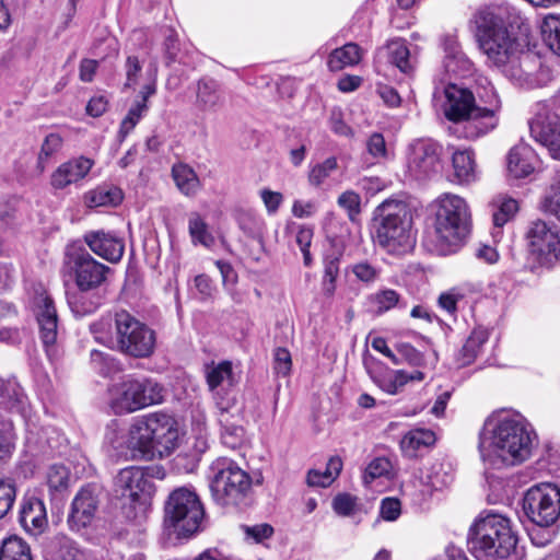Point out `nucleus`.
Segmentation results:
<instances>
[{
  "label": "nucleus",
  "instance_id": "4be33fe9",
  "mask_svg": "<svg viewBox=\"0 0 560 560\" xmlns=\"http://www.w3.org/2000/svg\"><path fill=\"white\" fill-rule=\"evenodd\" d=\"M156 81H158V67L155 63H151L145 72V83L139 92L140 100H137L135 104L129 108L126 117L120 124L119 135L120 137H127L130 131L136 127L139 120L148 110V100L150 96L156 93Z\"/></svg>",
  "mask_w": 560,
  "mask_h": 560
},
{
  "label": "nucleus",
  "instance_id": "4468645a",
  "mask_svg": "<svg viewBox=\"0 0 560 560\" xmlns=\"http://www.w3.org/2000/svg\"><path fill=\"white\" fill-rule=\"evenodd\" d=\"M529 256L540 266L551 265L560 254L558 228L542 220L530 222L526 232Z\"/></svg>",
  "mask_w": 560,
  "mask_h": 560
},
{
  "label": "nucleus",
  "instance_id": "f257e3e1",
  "mask_svg": "<svg viewBox=\"0 0 560 560\" xmlns=\"http://www.w3.org/2000/svg\"><path fill=\"white\" fill-rule=\"evenodd\" d=\"M537 445L533 425L522 415L513 413L487 419L478 447L482 460L499 468L525 462Z\"/></svg>",
  "mask_w": 560,
  "mask_h": 560
},
{
  "label": "nucleus",
  "instance_id": "f8f14e48",
  "mask_svg": "<svg viewBox=\"0 0 560 560\" xmlns=\"http://www.w3.org/2000/svg\"><path fill=\"white\" fill-rule=\"evenodd\" d=\"M526 517L539 527H550L560 518V487L541 482L532 486L523 497Z\"/></svg>",
  "mask_w": 560,
  "mask_h": 560
},
{
  "label": "nucleus",
  "instance_id": "4c0bfd02",
  "mask_svg": "<svg viewBox=\"0 0 560 560\" xmlns=\"http://www.w3.org/2000/svg\"><path fill=\"white\" fill-rule=\"evenodd\" d=\"M92 291L79 289L78 292L68 294V305L75 316L82 317L92 314L102 305V296Z\"/></svg>",
  "mask_w": 560,
  "mask_h": 560
},
{
  "label": "nucleus",
  "instance_id": "49530a36",
  "mask_svg": "<svg viewBox=\"0 0 560 560\" xmlns=\"http://www.w3.org/2000/svg\"><path fill=\"white\" fill-rule=\"evenodd\" d=\"M188 230L194 244H201L206 247L213 244L214 238L209 232L208 224L198 212L189 214Z\"/></svg>",
  "mask_w": 560,
  "mask_h": 560
},
{
  "label": "nucleus",
  "instance_id": "8fccbe9b",
  "mask_svg": "<svg viewBox=\"0 0 560 560\" xmlns=\"http://www.w3.org/2000/svg\"><path fill=\"white\" fill-rule=\"evenodd\" d=\"M127 440L128 431L125 432L122 430H119L115 422L107 425L105 441L117 452L118 455L127 456L129 451L130 455L135 457L137 453H139V450H133L129 447L127 444Z\"/></svg>",
  "mask_w": 560,
  "mask_h": 560
},
{
  "label": "nucleus",
  "instance_id": "dca6fc26",
  "mask_svg": "<svg viewBox=\"0 0 560 560\" xmlns=\"http://www.w3.org/2000/svg\"><path fill=\"white\" fill-rule=\"evenodd\" d=\"M32 304L39 328V338L47 354L50 355L58 336L57 310L52 299L42 287L35 291Z\"/></svg>",
  "mask_w": 560,
  "mask_h": 560
},
{
  "label": "nucleus",
  "instance_id": "0e129e2a",
  "mask_svg": "<svg viewBox=\"0 0 560 560\" xmlns=\"http://www.w3.org/2000/svg\"><path fill=\"white\" fill-rule=\"evenodd\" d=\"M142 63L137 56H128L125 63L126 88H135L139 83Z\"/></svg>",
  "mask_w": 560,
  "mask_h": 560
},
{
  "label": "nucleus",
  "instance_id": "20e7f679",
  "mask_svg": "<svg viewBox=\"0 0 560 560\" xmlns=\"http://www.w3.org/2000/svg\"><path fill=\"white\" fill-rule=\"evenodd\" d=\"M115 337L110 318H102L91 325L95 340L133 358H147L155 348V332L126 311L116 313L114 318Z\"/></svg>",
  "mask_w": 560,
  "mask_h": 560
},
{
  "label": "nucleus",
  "instance_id": "ddd939ff",
  "mask_svg": "<svg viewBox=\"0 0 560 560\" xmlns=\"http://www.w3.org/2000/svg\"><path fill=\"white\" fill-rule=\"evenodd\" d=\"M68 264L74 273V281L80 290L100 288L110 272V268L97 261L84 247L71 245L67 248Z\"/></svg>",
  "mask_w": 560,
  "mask_h": 560
},
{
  "label": "nucleus",
  "instance_id": "69168bd1",
  "mask_svg": "<svg viewBox=\"0 0 560 560\" xmlns=\"http://www.w3.org/2000/svg\"><path fill=\"white\" fill-rule=\"evenodd\" d=\"M352 272L358 280L365 283L374 282L380 276V269L368 261L354 264Z\"/></svg>",
  "mask_w": 560,
  "mask_h": 560
},
{
  "label": "nucleus",
  "instance_id": "2eb2a0df",
  "mask_svg": "<svg viewBox=\"0 0 560 560\" xmlns=\"http://www.w3.org/2000/svg\"><path fill=\"white\" fill-rule=\"evenodd\" d=\"M433 97L445 118L453 122L464 121L476 106L472 92L453 83L435 86Z\"/></svg>",
  "mask_w": 560,
  "mask_h": 560
},
{
  "label": "nucleus",
  "instance_id": "f704fd0d",
  "mask_svg": "<svg viewBox=\"0 0 560 560\" xmlns=\"http://www.w3.org/2000/svg\"><path fill=\"white\" fill-rule=\"evenodd\" d=\"M489 207L491 208L492 222L494 228L498 229V233H500V229L512 220L518 211L517 201L503 194L494 196L490 201Z\"/></svg>",
  "mask_w": 560,
  "mask_h": 560
},
{
  "label": "nucleus",
  "instance_id": "a18cd8bd",
  "mask_svg": "<svg viewBox=\"0 0 560 560\" xmlns=\"http://www.w3.org/2000/svg\"><path fill=\"white\" fill-rule=\"evenodd\" d=\"M340 256L336 254L327 255L324 258V275L322 289L326 296L330 298L336 291V280L339 276Z\"/></svg>",
  "mask_w": 560,
  "mask_h": 560
},
{
  "label": "nucleus",
  "instance_id": "c756f323",
  "mask_svg": "<svg viewBox=\"0 0 560 560\" xmlns=\"http://www.w3.org/2000/svg\"><path fill=\"white\" fill-rule=\"evenodd\" d=\"M443 68L447 73L466 77L472 72L474 63L463 51L458 42L454 38H446L444 42Z\"/></svg>",
  "mask_w": 560,
  "mask_h": 560
},
{
  "label": "nucleus",
  "instance_id": "e433bc0d",
  "mask_svg": "<svg viewBox=\"0 0 560 560\" xmlns=\"http://www.w3.org/2000/svg\"><path fill=\"white\" fill-rule=\"evenodd\" d=\"M25 400L23 389L14 380H0V406L24 416L26 411Z\"/></svg>",
  "mask_w": 560,
  "mask_h": 560
},
{
  "label": "nucleus",
  "instance_id": "ea45409f",
  "mask_svg": "<svg viewBox=\"0 0 560 560\" xmlns=\"http://www.w3.org/2000/svg\"><path fill=\"white\" fill-rule=\"evenodd\" d=\"M122 200V191L115 186H100L85 195L89 207L117 206Z\"/></svg>",
  "mask_w": 560,
  "mask_h": 560
},
{
  "label": "nucleus",
  "instance_id": "f03ea898",
  "mask_svg": "<svg viewBox=\"0 0 560 560\" xmlns=\"http://www.w3.org/2000/svg\"><path fill=\"white\" fill-rule=\"evenodd\" d=\"M520 20L521 12L509 3L491 4L474 14L478 47L492 65L500 68L517 52L520 44L509 32L506 24H514Z\"/></svg>",
  "mask_w": 560,
  "mask_h": 560
},
{
  "label": "nucleus",
  "instance_id": "6e6d98bb",
  "mask_svg": "<svg viewBox=\"0 0 560 560\" xmlns=\"http://www.w3.org/2000/svg\"><path fill=\"white\" fill-rule=\"evenodd\" d=\"M340 208L347 211L350 221L354 222L361 212V197L353 190L343 191L337 200Z\"/></svg>",
  "mask_w": 560,
  "mask_h": 560
},
{
  "label": "nucleus",
  "instance_id": "bb28decb",
  "mask_svg": "<svg viewBox=\"0 0 560 560\" xmlns=\"http://www.w3.org/2000/svg\"><path fill=\"white\" fill-rule=\"evenodd\" d=\"M452 167L454 182L459 185H470L478 180L479 171L475 160V152L470 148H456L451 145Z\"/></svg>",
  "mask_w": 560,
  "mask_h": 560
},
{
  "label": "nucleus",
  "instance_id": "39448f33",
  "mask_svg": "<svg viewBox=\"0 0 560 560\" xmlns=\"http://www.w3.org/2000/svg\"><path fill=\"white\" fill-rule=\"evenodd\" d=\"M516 544L511 521L498 513L479 517L467 536L468 549L478 560H509L515 553Z\"/></svg>",
  "mask_w": 560,
  "mask_h": 560
},
{
  "label": "nucleus",
  "instance_id": "6e6552de",
  "mask_svg": "<svg viewBox=\"0 0 560 560\" xmlns=\"http://www.w3.org/2000/svg\"><path fill=\"white\" fill-rule=\"evenodd\" d=\"M211 469L210 490L214 502L224 508L247 506L252 500L253 480L247 471L228 458L217 459Z\"/></svg>",
  "mask_w": 560,
  "mask_h": 560
},
{
  "label": "nucleus",
  "instance_id": "cd10ccee",
  "mask_svg": "<svg viewBox=\"0 0 560 560\" xmlns=\"http://www.w3.org/2000/svg\"><path fill=\"white\" fill-rule=\"evenodd\" d=\"M377 58L386 57L388 63L396 67L401 73L410 77L415 72V60L410 55L407 42L402 38L388 40L376 52Z\"/></svg>",
  "mask_w": 560,
  "mask_h": 560
},
{
  "label": "nucleus",
  "instance_id": "f3484780",
  "mask_svg": "<svg viewBox=\"0 0 560 560\" xmlns=\"http://www.w3.org/2000/svg\"><path fill=\"white\" fill-rule=\"evenodd\" d=\"M542 62L539 56L527 50L517 52L506 65H502L504 75L512 82L524 88H535L540 84L539 73Z\"/></svg>",
  "mask_w": 560,
  "mask_h": 560
},
{
  "label": "nucleus",
  "instance_id": "de8ad7c7",
  "mask_svg": "<svg viewBox=\"0 0 560 560\" xmlns=\"http://www.w3.org/2000/svg\"><path fill=\"white\" fill-rule=\"evenodd\" d=\"M15 433L11 420H0V467L7 464L15 448Z\"/></svg>",
  "mask_w": 560,
  "mask_h": 560
},
{
  "label": "nucleus",
  "instance_id": "37998d69",
  "mask_svg": "<svg viewBox=\"0 0 560 560\" xmlns=\"http://www.w3.org/2000/svg\"><path fill=\"white\" fill-rule=\"evenodd\" d=\"M0 560H33L31 548L22 538L10 536L2 540Z\"/></svg>",
  "mask_w": 560,
  "mask_h": 560
},
{
  "label": "nucleus",
  "instance_id": "0eeeda50",
  "mask_svg": "<svg viewBox=\"0 0 560 560\" xmlns=\"http://www.w3.org/2000/svg\"><path fill=\"white\" fill-rule=\"evenodd\" d=\"M165 394L156 380L128 374L108 387V405L115 415H128L162 404Z\"/></svg>",
  "mask_w": 560,
  "mask_h": 560
},
{
  "label": "nucleus",
  "instance_id": "1a4fd4ad",
  "mask_svg": "<svg viewBox=\"0 0 560 560\" xmlns=\"http://www.w3.org/2000/svg\"><path fill=\"white\" fill-rule=\"evenodd\" d=\"M434 229L438 237L448 245L457 246L470 233L469 207L464 198L443 194L435 200Z\"/></svg>",
  "mask_w": 560,
  "mask_h": 560
},
{
  "label": "nucleus",
  "instance_id": "a211bd4d",
  "mask_svg": "<svg viewBox=\"0 0 560 560\" xmlns=\"http://www.w3.org/2000/svg\"><path fill=\"white\" fill-rule=\"evenodd\" d=\"M100 493L96 485H88L75 494L68 515V524L72 530L80 532L92 524L98 509Z\"/></svg>",
  "mask_w": 560,
  "mask_h": 560
},
{
  "label": "nucleus",
  "instance_id": "c03bdc74",
  "mask_svg": "<svg viewBox=\"0 0 560 560\" xmlns=\"http://www.w3.org/2000/svg\"><path fill=\"white\" fill-rule=\"evenodd\" d=\"M488 337L482 330H475L467 338L458 353V363L460 366L469 365L475 361L481 351L482 346L486 343Z\"/></svg>",
  "mask_w": 560,
  "mask_h": 560
},
{
  "label": "nucleus",
  "instance_id": "9b49d317",
  "mask_svg": "<svg viewBox=\"0 0 560 560\" xmlns=\"http://www.w3.org/2000/svg\"><path fill=\"white\" fill-rule=\"evenodd\" d=\"M151 476L142 467L130 466L121 469L114 480V494L120 501L121 509L131 512L144 511L153 493ZM131 517V513L127 512ZM136 516V514H132Z\"/></svg>",
  "mask_w": 560,
  "mask_h": 560
},
{
  "label": "nucleus",
  "instance_id": "a878e982",
  "mask_svg": "<svg viewBox=\"0 0 560 560\" xmlns=\"http://www.w3.org/2000/svg\"><path fill=\"white\" fill-rule=\"evenodd\" d=\"M93 166V161L78 158L60 164L50 176V185L56 190H62L82 180Z\"/></svg>",
  "mask_w": 560,
  "mask_h": 560
},
{
  "label": "nucleus",
  "instance_id": "393cba45",
  "mask_svg": "<svg viewBox=\"0 0 560 560\" xmlns=\"http://www.w3.org/2000/svg\"><path fill=\"white\" fill-rule=\"evenodd\" d=\"M538 153L526 142H518L506 155L508 175L515 179L526 178L538 166Z\"/></svg>",
  "mask_w": 560,
  "mask_h": 560
},
{
  "label": "nucleus",
  "instance_id": "7c9ffc66",
  "mask_svg": "<svg viewBox=\"0 0 560 560\" xmlns=\"http://www.w3.org/2000/svg\"><path fill=\"white\" fill-rule=\"evenodd\" d=\"M20 523L27 532H43L48 523L44 502L35 497L25 499L20 511Z\"/></svg>",
  "mask_w": 560,
  "mask_h": 560
},
{
  "label": "nucleus",
  "instance_id": "09e8293b",
  "mask_svg": "<svg viewBox=\"0 0 560 560\" xmlns=\"http://www.w3.org/2000/svg\"><path fill=\"white\" fill-rule=\"evenodd\" d=\"M541 33L547 46L560 57V15H547L542 21Z\"/></svg>",
  "mask_w": 560,
  "mask_h": 560
},
{
  "label": "nucleus",
  "instance_id": "b1692460",
  "mask_svg": "<svg viewBox=\"0 0 560 560\" xmlns=\"http://www.w3.org/2000/svg\"><path fill=\"white\" fill-rule=\"evenodd\" d=\"M441 153L439 142H411L407 151L408 167L418 175L428 176L440 164Z\"/></svg>",
  "mask_w": 560,
  "mask_h": 560
},
{
  "label": "nucleus",
  "instance_id": "e2e57ef3",
  "mask_svg": "<svg viewBox=\"0 0 560 560\" xmlns=\"http://www.w3.org/2000/svg\"><path fill=\"white\" fill-rule=\"evenodd\" d=\"M332 509L340 516H350L357 508V497L349 493H339L332 500Z\"/></svg>",
  "mask_w": 560,
  "mask_h": 560
},
{
  "label": "nucleus",
  "instance_id": "58836bf2",
  "mask_svg": "<svg viewBox=\"0 0 560 560\" xmlns=\"http://www.w3.org/2000/svg\"><path fill=\"white\" fill-rule=\"evenodd\" d=\"M342 462L339 457H330L324 469H311L307 474V483L311 487L326 488L339 476Z\"/></svg>",
  "mask_w": 560,
  "mask_h": 560
},
{
  "label": "nucleus",
  "instance_id": "412c9836",
  "mask_svg": "<svg viewBox=\"0 0 560 560\" xmlns=\"http://www.w3.org/2000/svg\"><path fill=\"white\" fill-rule=\"evenodd\" d=\"M218 409V422L220 424L221 441L232 450L241 446L244 442L245 430L242 425V416L236 402L220 401Z\"/></svg>",
  "mask_w": 560,
  "mask_h": 560
},
{
  "label": "nucleus",
  "instance_id": "79ce46f5",
  "mask_svg": "<svg viewBox=\"0 0 560 560\" xmlns=\"http://www.w3.org/2000/svg\"><path fill=\"white\" fill-rule=\"evenodd\" d=\"M362 163L369 167L394 158L393 142H363Z\"/></svg>",
  "mask_w": 560,
  "mask_h": 560
},
{
  "label": "nucleus",
  "instance_id": "338daca9",
  "mask_svg": "<svg viewBox=\"0 0 560 560\" xmlns=\"http://www.w3.org/2000/svg\"><path fill=\"white\" fill-rule=\"evenodd\" d=\"M397 351L401 362L405 361L412 366H421L424 363V355L410 343H400Z\"/></svg>",
  "mask_w": 560,
  "mask_h": 560
},
{
  "label": "nucleus",
  "instance_id": "5701e85b",
  "mask_svg": "<svg viewBox=\"0 0 560 560\" xmlns=\"http://www.w3.org/2000/svg\"><path fill=\"white\" fill-rule=\"evenodd\" d=\"M84 243L101 258L109 262H118L124 256V240L110 231H89L83 235Z\"/></svg>",
  "mask_w": 560,
  "mask_h": 560
},
{
  "label": "nucleus",
  "instance_id": "603ef678",
  "mask_svg": "<svg viewBox=\"0 0 560 560\" xmlns=\"http://www.w3.org/2000/svg\"><path fill=\"white\" fill-rule=\"evenodd\" d=\"M392 468L393 465L387 457L380 456L373 458L365 468L363 475L364 483H370L376 478L388 476Z\"/></svg>",
  "mask_w": 560,
  "mask_h": 560
},
{
  "label": "nucleus",
  "instance_id": "4d7b16f0",
  "mask_svg": "<svg viewBox=\"0 0 560 560\" xmlns=\"http://www.w3.org/2000/svg\"><path fill=\"white\" fill-rule=\"evenodd\" d=\"M427 479L433 489L440 490L453 481V475L445 469L443 463H434L429 469Z\"/></svg>",
  "mask_w": 560,
  "mask_h": 560
},
{
  "label": "nucleus",
  "instance_id": "864d4df0",
  "mask_svg": "<svg viewBox=\"0 0 560 560\" xmlns=\"http://www.w3.org/2000/svg\"><path fill=\"white\" fill-rule=\"evenodd\" d=\"M58 560H96L95 557L84 550L79 548V546L69 540L65 539L61 541L59 550H58Z\"/></svg>",
  "mask_w": 560,
  "mask_h": 560
},
{
  "label": "nucleus",
  "instance_id": "c9c22d12",
  "mask_svg": "<svg viewBox=\"0 0 560 560\" xmlns=\"http://www.w3.org/2000/svg\"><path fill=\"white\" fill-rule=\"evenodd\" d=\"M172 177L177 189L186 197H194L200 190L201 184L192 167L185 163L174 164Z\"/></svg>",
  "mask_w": 560,
  "mask_h": 560
},
{
  "label": "nucleus",
  "instance_id": "052dcab7",
  "mask_svg": "<svg viewBox=\"0 0 560 560\" xmlns=\"http://www.w3.org/2000/svg\"><path fill=\"white\" fill-rule=\"evenodd\" d=\"M273 372L278 377H287L292 369L291 353L287 348H276L273 351Z\"/></svg>",
  "mask_w": 560,
  "mask_h": 560
},
{
  "label": "nucleus",
  "instance_id": "bf43d9fd",
  "mask_svg": "<svg viewBox=\"0 0 560 560\" xmlns=\"http://www.w3.org/2000/svg\"><path fill=\"white\" fill-rule=\"evenodd\" d=\"M336 158H328L323 163L316 164L310 172L308 180L313 186L322 185L325 179L337 168Z\"/></svg>",
  "mask_w": 560,
  "mask_h": 560
},
{
  "label": "nucleus",
  "instance_id": "2f4dec72",
  "mask_svg": "<svg viewBox=\"0 0 560 560\" xmlns=\"http://www.w3.org/2000/svg\"><path fill=\"white\" fill-rule=\"evenodd\" d=\"M436 442L434 431L424 428H416L408 431L400 441V450L404 456L413 458L430 450Z\"/></svg>",
  "mask_w": 560,
  "mask_h": 560
},
{
  "label": "nucleus",
  "instance_id": "423d86ee",
  "mask_svg": "<svg viewBox=\"0 0 560 560\" xmlns=\"http://www.w3.org/2000/svg\"><path fill=\"white\" fill-rule=\"evenodd\" d=\"M178 440L177 422L166 412L156 411L135 420L128 429L127 444L139 454L170 453Z\"/></svg>",
  "mask_w": 560,
  "mask_h": 560
},
{
  "label": "nucleus",
  "instance_id": "3c124183",
  "mask_svg": "<svg viewBox=\"0 0 560 560\" xmlns=\"http://www.w3.org/2000/svg\"><path fill=\"white\" fill-rule=\"evenodd\" d=\"M540 208L544 212L556 217L560 221V175L546 189L540 201Z\"/></svg>",
  "mask_w": 560,
  "mask_h": 560
},
{
  "label": "nucleus",
  "instance_id": "5fc2aeb1",
  "mask_svg": "<svg viewBox=\"0 0 560 560\" xmlns=\"http://www.w3.org/2000/svg\"><path fill=\"white\" fill-rule=\"evenodd\" d=\"M16 498V488L13 480H0V520L12 509Z\"/></svg>",
  "mask_w": 560,
  "mask_h": 560
},
{
  "label": "nucleus",
  "instance_id": "7ed1b4c3",
  "mask_svg": "<svg viewBox=\"0 0 560 560\" xmlns=\"http://www.w3.org/2000/svg\"><path fill=\"white\" fill-rule=\"evenodd\" d=\"M372 240L389 255L410 253L417 240L410 206L402 200L387 199L376 207Z\"/></svg>",
  "mask_w": 560,
  "mask_h": 560
},
{
  "label": "nucleus",
  "instance_id": "774afa93",
  "mask_svg": "<svg viewBox=\"0 0 560 560\" xmlns=\"http://www.w3.org/2000/svg\"><path fill=\"white\" fill-rule=\"evenodd\" d=\"M401 513L400 501L396 498H385L381 502L380 514L385 521H396Z\"/></svg>",
  "mask_w": 560,
  "mask_h": 560
},
{
  "label": "nucleus",
  "instance_id": "13d9d810",
  "mask_svg": "<svg viewBox=\"0 0 560 560\" xmlns=\"http://www.w3.org/2000/svg\"><path fill=\"white\" fill-rule=\"evenodd\" d=\"M69 470L61 464L51 465L47 472V485L52 491H60L68 487Z\"/></svg>",
  "mask_w": 560,
  "mask_h": 560
},
{
  "label": "nucleus",
  "instance_id": "72a5a7b5",
  "mask_svg": "<svg viewBox=\"0 0 560 560\" xmlns=\"http://www.w3.org/2000/svg\"><path fill=\"white\" fill-rule=\"evenodd\" d=\"M363 56V49L355 43H347L334 49L327 59L330 71H340L347 67L357 66Z\"/></svg>",
  "mask_w": 560,
  "mask_h": 560
},
{
  "label": "nucleus",
  "instance_id": "a19ab883",
  "mask_svg": "<svg viewBox=\"0 0 560 560\" xmlns=\"http://www.w3.org/2000/svg\"><path fill=\"white\" fill-rule=\"evenodd\" d=\"M373 382L385 393L396 395L406 385L404 370H386L381 373L369 371Z\"/></svg>",
  "mask_w": 560,
  "mask_h": 560
},
{
  "label": "nucleus",
  "instance_id": "680f3d73",
  "mask_svg": "<svg viewBox=\"0 0 560 560\" xmlns=\"http://www.w3.org/2000/svg\"><path fill=\"white\" fill-rule=\"evenodd\" d=\"M60 150L59 142H43L37 156L36 170L42 174L52 163Z\"/></svg>",
  "mask_w": 560,
  "mask_h": 560
},
{
  "label": "nucleus",
  "instance_id": "c85d7f7f",
  "mask_svg": "<svg viewBox=\"0 0 560 560\" xmlns=\"http://www.w3.org/2000/svg\"><path fill=\"white\" fill-rule=\"evenodd\" d=\"M528 126L534 140H560V116L545 106L538 107Z\"/></svg>",
  "mask_w": 560,
  "mask_h": 560
},
{
  "label": "nucleus",
  "instance_id": "6ab92c4d",
  "mask_svg": "<svg viewBox=\"0 0 560 560\" xmlns=\"http://www.w3.org/2000/svg\"><path fill=\"white\" fill-rule=\"evenodd\" d=\"M486 103L489 104L490 107L482 108L476 105L474 110H471V115L463 121L465 122L466 138L483 137L498 126V117L495 113L500 107L499 98L492 86H490L489 90H486Z\"/></svg>",
  "mask_w": 560,
  "mask_h": 560
},
{
  "label": "nucleus",
  "instance_id": "aec40b11",
  "mask_svg": "<svg viewBox=\"0 0 560 560\" xmlns=\"http://www.w3.org/2000/svg\"><path fill=\"white\" fill-rule=\"evenodd\" d=\"M205 377L215 406H219L220 401L235 402V397L228 392L237 384L231 361L225 360L217 364L212 362L206 365Z\"/></svg>",
  "mask_w": 560,
  "mask_h": 560
},
{
  "label": "nucleus",
  "instance_id": "473e14b6",
  "mask_svg": "<svg viewBox=\"0 0 560 560\" xmlns=\"http://www.w3.org/2000/svg\"><path fill=\"white\" fill-rule=\"evenodd\" d=\"M223 103L219 83L209 78L197 82L196 107L201 112H217Z\"/></svg>",
  "mask_w": 560,
  "mask_h": 560
},
{
  "label": "nucleus",
  "instance_id": "9d476101",
  "mask_svg": "<svg viewBox=\"0 0 560 560\" xmlns=\"http://www.w3.org/2000/svg\"><path fill=\"white\" fill-rule=\"evenodd\" d=\"M164 510L165 528L178 537H190L197 533L205 515L199 497L187 487L172 491Z\"/></svg>",
  "mask_w": 560,
  "mask_h": 560
}]
</instances>
